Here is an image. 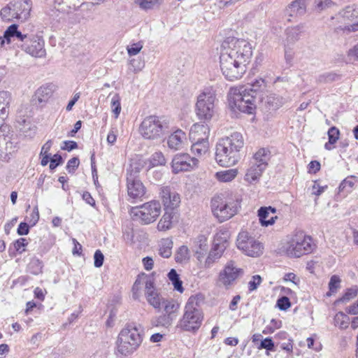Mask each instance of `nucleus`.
<instances>
[{
	"instance_id": "19",
	"label": "nucleus",
	"mask_w": 358,
	"mask_h": 358,
	"mask_svg": "<svg viewBox=\"0 0 358 358\" xmlns=\"http://www.w3.org/2000/svg\"><path fill=\"white\" fill-rule=\"evenodd\" d=\"M145 296L148 303L155 309L160 310L164 299L155 288V278L152 281L150 279L146 281V290Z\"/></svg>"
},
{
	"instance_id": "29",
	"label": "nucleus",
	"mask_w": 358,
	"mask_h": 358,
	"mask_svg": "<svg viewBox=\"0 0 358 358\" xmlns=\"http://www.w3.org/2000/svg\"><path fill=\"white\" fill-rule=\"evenodd\" d=\"M306 10V0H295L286 8V13L291 17L303 15Z\"/></svg>"
},
{
	"instance_id": "47",
	"label": "nucleus",
	"mask_w": 358,
	"mask_h": 358,
	"mask_svg": "<svg viewBox=\"0 0 358 358\" xmlns=\"http://www.w3.org/2000/svg\"><path fill=\"white\" fill-rule=\"evenodd\" d=\"M357 182L358 179L357 177L353 176H349L343 180L340 184L339 189L340 191L345 190L346 192H350Z\"/></svg>"
},
{
	"instance_id": "21",
	"label": "nucleus",
	"mask_w": 358,
	"mask_h": 358,
	"mask_svg": "<svg viewBox=\"0 0 358 358\" xmlns=\"http://www.w3.org/2000/svg\"><path fill=\"white\" fill-rule=\"evenodd\" d=\"M209 126L203 122L194 124L189 130V138L191 141H208L210 135Z\"/></svg>"
},
{
	"instance_id": "1",
	"label": "nucleus",
	"mask_w": 358,
	"mask_h": 358,
	"mask_svg": "<svg viewBox=\"0 0 358 358\" xmlns=\"http://www.w3.org/2000/svg\"><path fill=\"white\" fill-rule=\"evenodd\" d=\"M252 55L251 44L244 40L228 38L222 45L220 65L222 74L230 81L243 77Z\"/></svg>"
},
{
	"instance_id": "49",
	"label": "nucleus",
	"mask_w": 358,
	"mask_h": 358,
	"mask_svg": "<svg viewBox=\"0 0 358 358\" xmlns=\"http://www.w3.org/2000/svg\"><path fill=\"white\" fill-rule=\"evenodd\" d=\"M11 101V94L8 92H0V108L1 110L8 112V108Z\"/></svg>"
},
{
	"instance_id": "63",
	"label": "nucleus",
	"mask_w": 358,
	"mask_h": 358,
	"mask_svg": "<svg viewBox=\"0 0 358 358\" xmlns=\"http://www.w3.org/2000/svg\"><path fill=\"white\" fill-rule=\"evenodd\" d=\"M79 163V159L77 157H73L69 159L66 165V169L69 172L74 171L78 166Z\"/></svg>"
},
{
	"instance_id": "56",
	"label": "nucleus",
	"mask_w": 358,
	"mask_h": 358,
	"mask_svg": "<svg viewBox=\"0 0 358 358\" xmlns=\"http://www.w3.org/2000/svg\"><path fill=\"white\" fill-rule=\"evenodd\" d=\"M262 279L259 275H253L251 280L248 282L249 291L253 292L256 290L258 286L262 283Z\"/></svg>"
},
{
	"instance_id": "25",
	"label": "nucleus",
	"mask_w": 358,
	"mask_h": 358,
	"mask_svg": "<svg viewBox=\"0 0 358 358\" xmlns=\"http://www.w3.org/2000/svg\"><path fill=\"white\" fill-rule=\"evenodd\" d=\"M186 134L181 129H177L168 138V147L174 150H178L183 148L186 141Z\"/></svg>"
},
{
	"instance_id": "20",
	"label": "nucleus",
	"mask_w": 358,
	"mask_h": 358,
	"mask_svg": "<svg viewBox=\"0 0 358 358\" xmlns=\"http://www.w3.org/2000/svg\"><path fill=\"white\" fill-rule=\"evenodd\" d=\"M225 248L226 245H224L220 242L213 243L206 258L204 260L201 259V262H198L199 267L203 268H211L213 265L220 259Z\"/></svg>"
},
{
	"instance_id": "5",
	"label": "nucleus",
	"mask_w": 358,
	"mask_h": 358,
	"mask_svg": "<svg viewBox=\"0 0 358 358\" xmlns=\"http://www.w3.org/2000/svg\"><path fill=\"white\" fill-rule=\"evenodd\" d=\"M244 86L231 87L228 94L229 108L234 113L252 114L256 108L255 95Z\"/></svg>"
},
{
	"instance_id": "22",
	"label": "nucleus",
	"mask_w": 358,
	"mask_h": 358,
	"mask_svg": "<svg viewBox=\"0 0 358 358\" xmlns=\"http://www.w3.org/2000/svg\"><path fill=\"white\" fill-rule=\"evenodd\" d=\"M127 193L131 199H141L145 194L143 182L131 174L127 177Z\"/></svg>"
},
{
	"instance_id": "15",
	"label": "nucleus",
	"mask_w": 358,
	"mask_h": 358,
	"mask_svg": "<svg viewBox=\"0 0 358 358\" xmlns=\"http://www.w3.org/2000/svg\"><path fill=\"white\" fill-rule=\"evenodd\" d=\"M199 160L195 157H190L186 153L176 155L171 162L172 171L178 173L182 171H189L196 168Z\"/></svg>"
},
{
	"instance_id": "62",
	"label": "nucleus",
	"mask_w": 358,
	"mask_h": 358,
	"mask_svg": "<svg viewBox=\"0 0 358 358\" xmlns=\"http://www.w3.org/2000/svg\"><path fill=\"white\" fill-rule=\"evenodd\" d=\"M283 280L285 282H291L294 285H297L299 282V278L294 273H285L283 277Z\"/></svg>"
},
{
	"instance_id": "54",
	"label": "nucleus",
	"mask_w": 358,
	"mask_h": 358,
	"mask_svg": "<svg viewBox=\"0 0 358 358\" xmlns=\"http://www.w3.org/2000/svg\"><path fill=\"white\" fill-rule=\"evenodd\" d=\"M129 64L131 67V71L134 73H137L141 71L145 66V64L143 62H141V60H137L136 59H129Z\"/></svg>"
},
{
	"instance_id": "12",
	"label": "nucleus",
	"mask_w": 358,
	"mask_h": 358,
	"mask_svg": "<svg viewBox=\"0 0 358 358\" xmlns=\"http://www.w3.org/2000/svg\"><path fill=\"white\" fill-rule=\"evenodd\" d=\"M237 248L245 255L251 257H260L264 250L262 243L248 231H241L236 239Z\"/></svg>"
},
{
	"instance_id": "45",
	"label": "nucleus",
	"mask_w": 358,
	"mask_h": 358,
	"mask_svg": "<svg viewBox=\"0 0 358 358\" xmlns=\"http://www.w3.org/2000/svg\"><path fill=\"white\" fill-rule=\"evenodd\" d=\"M243 86L247 87L249 92L256 96L258 91L263 90L266 87V83L263 78H259L255 79L251 84Z\"/></svg>"
},
{
	"instance_id": "35",
	"label": "nucleus",
	"mask_w": 358,
	"mask_h": 358,
	"mask_svg": "<svg viewBox=\"0 0 358 358\" xmlns=\"http://www.w3.org/2000/svg\"><path fill=\"white\" fill-rule=\"evenodd\" d=\"M191 152L193 155L201 157L208 152L209 149V141H191Z\"/></svg>"
},
{
	"instance_id": "61",
	"label": "nucleus",
	"mask_w": 358,
	"mask_h": 358,
	"mask_svg": "<svg viewBox=\"0 0 358 358\" xmlns=\"http://www.w3.org/2000/svg\"><path fill=\"white\" fill-rule=\"evenodd\" d=\"M326 188H327V186H320L318 182L315 181L311 187V193H312V194H314V195L318 196L324 192Z\"/></svg>"
},
{
	"instance_id": "24",
	"label": "nucleus",
	"mask_w": 358,
	"mask_h": 358,
	"mask_svg": "<svg viewBox=\"0 0 358 358\" xmlns=\"http://www.w3.org/2000/svg\"><path fill=\"white\" fill-rule=\"evenodd\" d=\"M178 222V215L175 210H165L157 223V229L159 231H166L172 229Z\"/></svg>"
},
{
	"instance_id": "10",
	"label": "nucleus",
	"mask_w": 358,
	"mask_h": 358,
	"mask_svg": "<svg viewBox=\"0 0 358 358\" xmlns=\"http://www.w3.org/2000/svg\"><path fill=\"white\" fill-rule=\"evenodd\" d=\"M161 212L160 203L152 200L141 206L132 207L130 210V215L134 220L142 224H149L156 221Z\"/></svg>"
},
{
	"instance_id": "64",
	"label": "nucleus",
	"mask_w": 358,
	"mask_h": 358,
	"mask_svg": "<svg viewBox=\"0 0 358 358\" xmlns=\"http://www.w3.org/2000/svg\"><path fill=\"white\" fill-rule=\"evenodd\" d=\"M117 129L115 128H111V129L110 130L108 136H107V143L110 145H113L116 140H117Z\"/></svg>"
},
{
	"instance_id": "7",
	"label": "nucleus",
	"mask_w": 358,
	"mask_h": 358,
	"mask_svg": "<svg viewBox=\"0 0 358 358\" xmlns=\"http://www.w3.org/2000/svg\"><path fill=\"white\" fill-rule=\"evenodd\" d=\"M169 121L162 117L150 115L145 117L140 127V132L143 138L157 140L164 137L169 131Z\"/></svg>"
},
{
	"instance_id": "31",
	"label": "nucleus",
	"mask_w": 358,
	"mask_h": 358,
	"mask_svg": "<svg viewBox=\"0 0 358 358\" xmlns=\"http://www.w3.org/2000/svg\"><path fill=\"white\" fill-rule=\"evenodd\" d=\"M264 170L265 169L252 163L245 175V180L250 183L255 182L259 179Z\"/></svg>"
},
{
	"instance_id": "18",
	"label": "nucleus",
	"mask_w": 358,
	"mask_h": 358,
	"mask_svg": "<svg viewBox=\"0 0 358 358\" xmlns=\"http://www.w3.org/2000/svg\"><path fill=\"white\" fill-rule=\"evenodd\" d=\"M160 197L165 210H174L180 203V196L169 187L161 188Z\"/></svg>"
},
{
	"instance_id": "42",
	"label": "nucleus",
	"mask_w": 358,
	"mask_h": 358,
	"mask_svg": "<svg viewBox=\"0 0 358 358\" xmlns=\"http://www.w3.org/2000/svg\"><path fill=\"white\" fill-rule=\"evenodd\" d=\"M303 28L302 25H297L287 28L286 29L287 40L291 42L296 41L299 38L300 34L303 31Z\"/></svg>"
},
{
	"instance_id": "3",
	"label": "nucleus",
	"mask_w": 358,
	"mask_h": 358,
	"mask_svg": "<svg viewBox=\"0 0 358 358\" xmlns=\"http://www.w3.org/2000/svg\"><path fill=\"white\" fill-rule=\"evenodd\" d=\"M201 294L191 296L185 304L182 317L178 321L177 327L186 331L195 332L202 324L203 314L200 308L203 302Z\"/></svg>"
},
{
	"instance_id": "52",
	"label": "nucleus",
	"mask_w": 358,
	"mask_h": 358,
	"mask_svg": "<svg viewBox=\"0 0 358 358\" xmlns=\"http://www.w3.org/2000/svg\"><path fill=\"white\" fill-rule=\"evenodd\" d=\"M258 350H266V355H269V351H275L274 343L271 338H266L260 342L259 345L257 347Z\"/></svg>"
},
{
	"instance_id": "55",
	"label": "nucleus",
	"mask_w": 358,
	"mask_h": 358,
	"mask_svg": "<svg viewBox=\"0 0 358 358\" xmlns=\"http://www.w3.org/2000/svg\"><path fill=\"white\" fill-rule=\"evenodd\" d=\"M358 294V290L356 288H350L346 290L343 296L339 299L341 302L345 303L350 299H354Z\"/></svg>"
},
{
	"instance_id": "33",
	"label": "nucleus",
	"mask_w": 358,
	"mask_h": 358,
	"mask_svg": "<svg viewBox=\"0 0 358 358\" xmlns=\"http://www.w3.org/2000/svg\"><path fill=\"white\" fill-rule=\"evenodd\" d=\"M148 279L152 281V280L154 279L153 273L150 275L144 273L138 275V278L136 280L132 287L133 296L135 299H137L139 296V290L141 289V285H144L145 290H146V281L148 280Z\"/></svg>"
},
{
	"instance_id": "26",
	"label": "nucleus",
	"mask_w": 358,
	"mask_h": 358,
	"mask_svg": "<svg viewBox=\"0 0 358 358\" xmlns=\"http://www.w3.org/2000/svg\"><path fill=\"white\" fill-rule=\"evenodd\" d=\"M6 39L8 40V45H10L13 41L17 40L22 43L27 39V34H22L18 30V25L16 24H10L4 31Z\"/></svg>"
},
{
	"instance_id": "14",
	"label": "nucleus",
	"mask_w": 358,
	"mask_h": 358,
	"mask_svg": "<svg viewBox=\"0 0 358 358\" xmlns=\"http://www.w3.org/2000/svg\"><path fill=\"white\" fill-rule=\"evenodd\" d=\"M43 39L36 35L27 36L21 45L22 50L34 57L42 58L46 55Z\"/></svg>"
},
{
	"instance_id": "46",
	"label": "nucleus",
	"mask_w": 358,
	"mask_h": 358,
	"mask_svg": "<svg viewBox=\"0 0 358 358\" xmlns=\"http://www.w3.org/2000/svg\"><path fill=\"white\" fill-rule=\"evenodd\" d=\"M189 250L185 245L180 247L175 255V259L178 263L185 262L189 259Z\"/></svg>"
},
{
	"instance_id": "37",
	"label": "nucleus",
	"mask_w": 358,
	"mask_h": 358,
	"mask_svg": "<svg viewBox=\"0 0 358 358\" xmlns=\"http://www.w3.org/2000/svg\"><path fill=\"white\" fill-rule=\"evenodd\" d=\"M31 109L29 104L22 105L17 111V121L24 124L31 115Z\"/></svg>"
},
{
	"instance_id": "48",
	"label": "nucleus",
	"mask_w": 358,
	"mask_h": 358,
	"mask_svg": "<svg viewBox=\"0 0 358 358\" xmlns=\"http://www.w3.org/2000/svg\"><path fill=\"white\" fill-rule=\"evenodd\" d=\"M112 112L117 119L121 112L120 97L117 94H114L110 101Z\"/></svg>"
},
{
	"instance_id": "30",
	"label": "nucleus",
	"mask_w": 358,
	"mask_h": 358,
	"mask_svg": "<svg viewBox=\"0 0 358 358\" xmlns=\"http://www.w3.org/2000/svg\"><path fill=\"white\" fill-rule=\"evenodd\" d=\"M271 152L268 149L261 148L254 155L252 163L257 165L262 169L267 167L268 162L270 159Z\"/></svg>"
},
{
	"instance_id": "32",
	"label": "nucleus",
	"mask_w": 358,
	"mask_h": 358,
	"mask_svg": "<svg viewBox=\"0 0 358 358\" xmlns=\"http://www.w3.org/2000/svg\"><path fill=\"white\" fill-rule=\"evenodd\" d=\"M238 173L236 169L223 170L216 172L215 178L220 182H229L236 178Z\"/></svg>"
},
{
	"instance_id": "8",
	"label": "nucleus",
	"mask_w": 358,
	"mask_h": 358,
	"mask_svg": "<svg viewBox=\"0 0 358 358\" xmlns=\"http://www.w3.org/2000/svg\"><path fill=\"white\" fill-rule=\"evenodd\" d=\"M213 215L223 222L234 217L238 210V203L233 198L224 194L215 196L211 200Z\"/></svg>"
},
{
	"instance_id": "57",
	"label": "nucleus",
	"mask_w": 358,
	"mask_h": 358,
	"mask_svg": "<svg viewBox=\"0 0 358 358\" xmlns=\"http://www.w3.org/2000/svg\"><path fill=\"white\" fill-rule=\"evenodd\" d=\"M229 238V234L227 231L225 230H220L219 231L215 236L214 243H221L224 245H225V243L227 241V239Z\"/></svg>"
},
{
	"instance_id": "51",
	"label": "nucleus",
	"mask_w": 358,
	"mask_h": 358,
	"mask_svg": "<svg viewBox=\"0 0 358 358\" xmlns=\"http://www.w3.org/2000/svg\"><path fill=\"white\" fill-rule=\"evenodd\" d=\"M174 320L175 319H173V317H171L166 314H164V315L159 316L156 319V321L154 322V324L155 326H162V327H168L171 325V324L173 323Z\"/></svg>"
},
{
	"instance_id": "38",
	"label": "nucleus",
	"mask_w": 358,
	"mask_h": 358,
	"mask_svg": "<svg viewBox=\"0 0 358 358\" xmlns=\"http://www.w3.org/2000/svg\"><path fill=\"white\" fill-rule=\"evenodd\" d=\"M173 241L170 238L162 239L159 243V254L164 258H169L172 254Z\"/></svg>"
},
{
	"instance_id": "36",
	"label": "nucleus",
	"mask_w": 358,
	"mask_h": 358,
	"mask_svg": "<svg viewBox=\"0 0 358 358\" xmlns=\"http://www.w3.org/2000/svg\"><path fill=\"white\" fill-rule=\"evenodd\" d=\"M136 4L143 10L159 8L163 3V0H136Z\"/></svg>"
},
{
	"instance_id": "9",
	"label": "nucleus",
	"mask_w": 358,
	"mask_h": 358,
	"mask_svg": "<svg viewBox=\"0 0 358 358\" xmlns=\"http://www.w3.org/2000/svg\"><path fill=\"white\" fill-rule=\"evenodd\" d=\"M216 90L213 87H205L198 95L196 114L199 119L210 120L215 113Z\"/></svg>"
},
{
	"instance_id": "28",
	"label": "nucleus",
	"mask_w": 358,
	"mask_h": 358,
	"mask_svg": "<svg viewBox=\"0 0 358 358\" xmlns=\"http://www.w3.org/2000/svg\"><path fill=\"white\" fill-rule=\"evenodd\" d=\"M51 84L42 85L36 91L34 94V100L38 103H45L51 97L54 89Z\"/></svg>"
},
{
	"instance_id": "34",
	"label": "nucleus",
	"mask_w": 358,
	"mask_h": 358,
	"mask_svg": "<svg viewBox=\"0 0 358 358\" xmlns=\"http://www.w3.org/2000/svg\"><path fill=\"white\" fill-rule=\"evenodd\" d=\"M162 306L164 307V310L166 315L173 317V319L176 318L178 311L180 308L178 303L173 300L164 299L162 303Z\"/></svg>"
},
{
	"instance_id": "11",
	"label": "nucleus",
	"mask_w": 358,
	"mask_h": 358,
	"mask_svg": "<svg viewBox=\"0 0 358 358\" xmlns=\"http://www.w3.org/2000/svg\"><path fill=\"white\" fill-rule=\"evenodd\" d=\"M31 4L29 0H17L8 3L0 12L3 21L11 22L17 20L26 21L30 16Z\"/></svg>"
},
{
	"instance_id": "41",
	"label": "nucleus",
	"mask_w": 358,
	"mask_h": 358,
	"mask_svg": "<svg viewBox=\"0 0 358 358\" xmlns=\"http://www.w3.org/2000/svg\"><path fill=\"white\" fill-rule=\"evenodd\" d=\"M334 324L341 329H346L350 324V317L343 312H338L334 316Z\"/></svg>"
},
{
	"instance_id": "59",
	"label": "nucleus",
	"mask_w": 358,
	"mask_h": 358,
	"mask_svg": "<svg viewBox=\"0 0 358 358\" xmlns=\"http://www.w3.org/2000/svg\"><path fill=\"white\" fill-rule=\"evenodd\" d=\"M94 264L95 267L99 268L103 265L104 256L101 250H97L95 251L94 255Z\"/></svg>"
},
{
	"instance_id": "44",
	"label": "nucleus",
	"mask_w": 358,
	"mask_h": 358,
	"mask_svg": "<svg viewBox=\"0 0 358 358\" xmlns=\"http://www.w3.org/2000/svg\"><path fill=\"white\" fill-rule=\"evenodd\" d=\"M265 102L270 108L275 110L282 105L283 100L281 97L275 94H270L266 96Z\"/></svg>"
},
{
	"instance_id": "53",
	"label": "nucleus",
	"mask_w": 358,
	"mask_h": 358,
	"mask_svg": "<svg viewBox=\"0 0 358 358\" xmlns=\"http://www.w3.org/2000/svg\"><path fill=\"white\" fill-rule=\"evenodd\" d=\"M143 47V44L141 41L133 43L127 47V51L130 57L137 55Z\"/></svg>"
},
{
	"instance_id": "40",
	"label": "nucleus",
	"mask_w": 358,
	"mask_h": 358,
	"mask_svg": "<svg viewBox=\"0 0 358 358\" xmlns=\"http://www.w3.org/2000/svg\"><path fill=\"white\" fill-rule=\"evenodd\" d=\"M327 134L329 141L325 143L324 148L327 150H331L334 148V145L339 138L340 131L336 127H332L329 129Z\"/></svg>"
},
{
	"instance_id": "16",
	"label": "nucleus",
	"mask_w": 358,
	"mask_h": 358,
	"mask_svg": "<svg viewBox=\"0 0 358 358\" xmlns=\"http://www.w3.org/2000/svg\"><path fill=\"white\" fill-rule=\"evenodd\" d=\"M15 150V144L13 142L7 126L0 127V159L8 161L10 155Z\"/></svg>"
},
{
	"instance_id": "17",
	"label": "nucleus",
	"mask_w": 358,
	"mask_h": 358,
	"mask_svg": "<svg viewBox=\"0 0 358 358\" xmlns=\"http://www.w3.org/2000/svg\"><path fill=\"white\" fill-rule=\"evenodd\" d=\"M358 18V8L355 6H348L341 10L336 17H332L331 20H336L337 24H345V29L352 31L351 25L356 24L354 22Z\"/></svg>"
},
{
	"instance_id": "60",
	"label": "nucleus",
	"mask_w": 358,
	"mask_h": 358,
	"mask_svg": "<svg viewBox=\"0 0 358 358\" xmlns=\"http://www.w3.org/2000/svg\"><path fill=\"white\" fill-rule=\"evenodd\" d=\"M277 306L280 310H285L290 307L291 303L287 296H282L277 301Z\"/></svg>"
},
{
	"instance_id": "4",
	"label": "nucleus",
	"mask_w": 358,
	"mask_h": 358,
	"mask_svg": "<svg viewBox=\"0 0 358 358\" xmlns=\"http://www.w3.org/2000/svg\"><path fill=\"white\" fill-rule=\"evenodd\" d=\"M143 336L136 326L128 324L118 334L115 342V354L126 357L134 354L141 346Z\"/></svg>"
},
{
	"instance_id": "27",
	"label": "nucleus",
	"mask_w": 358,
	"mask_h": 358,
	"mask_svg": "<svg viewBox=\"0 0 358 358\" xmlns=\"http://www.w3.org/2000/svg\"><path fill=\"white\" fill-rule=\"evenodd\" d=\"M208 249V239L204 235H199L194 241V251L198 262H201Z\"/></svg>"
},
{
	"instance_id": "58",
	"label": "nucleus",
	"mask_w": 358,
	"mask_h": 358,
	"mask_svg": "<svg viewBox=\"0 0 358 358\" xmlns=\"http://www.w3.org/2000/svg\"><path fill=\"white\" fill-rule=\"evenodd\" d=\"M28 242L26 238H21L17 240L14 243V248L20 254L22 253L26 250V246L27 245Z\"/></svg>"
},
{
	"instance_id": "6",
	"label": "nucleus",
	"mask_w": 358,
	"mask_h": 358,
	"mask_svg": "<svg viewBox=\"0 0 358 358\" xmlns=\"http://www.w3.org/2000/svg\"><path fill=\"white\" fill-rule=\"evenodd\" d=\"M285 252L290 257H300L311 252L314 244L310 236L298 231L289 237L283 246Z\"/></svg>"
},
{
	"instance_id": "39",
	"label": "nucleus",
	"mask_w": 358,
	"mask_h": 358,
	"mask_svg": "<svg viewBox=\"0 0 358 358\" xmlns=\"http://www.w3.org/2000/svg\"><path fill=\"white\" fill-rule=\"evenodd\" d=\"M168 278L173 285L175 290L178 291L180 293H182L184 292L182 282L175 269L172 268L169 272Z\"/></svg>"
},
{
	"instance_id": "50",
	"label": "nucleus",
	"mask_w": 358,
	"mask_h": 358,
	"mask_svg": "<svg viewBox=\"0 0 358 358\" xmlns=\"http://www.w3.org/2000/svg\"><path fill=\"white\" fill-rule=\"evenodd\" d=\"M341 278L336 275H334L331 277L329 282V291L327 294V296H331V294L335 293L340 288L341 284Z\"/></svg>"
},
{
	"instance_id": "43",
	"label": "nucleus",
	"mask_w": 358,
	"mask_h": 358,
	"mask_svg": "<svg viewBox=\"0 0 358 358\" xmlns=\"http://www.w3.org/2000/svg\"><path fill=\"white\" fill-rule=\"evenodd\" d=\"M166 159L162 152H156L149 159V167L163 166L166 164Z\"/></svg>"
},
{
	"instance_id": "23",
	"label": "nucleus",
	"mask_w": 358,
	"mask_h": 358,
	"mask_svg": "<svg viewBox=\"0 0 358 358\" xmlns=\"http://www.w3.org/2000/svg\"><path fill=\"white\" fill-rule=\"evenodd\" d=\"M276 208L271 206L261 207L257 211L259 221L262 227L272 226L278 220Z\"/></svg>"
},
{
	"instance_id": "2",
	"label": "nucleus",
	"mask_w": 358,
	"mask_h": 358,
	"mask_svg": "<svg viewBox=\"0 0 358 358\" xmlns=\"http://www.w3.org/2000/svg\"><path fill=\"white\" fill-rule=\"evenodd\" d=\"M244 142L241 134L234 132L219 140L215 148V160L222 166L235 165L239 159V152Z\"/></svg>"
},
{
	"instance_id": "13",
	"label": "nucleus",
	"mask_w": 358,
	"mask_h": 358,
	"mask_svg": "<svg viewBox=\"0 0 358 358\" xmlns=\"http://www.w3.org/2000/svg\"><path fill=\"white\" fill-rule=\"evenodd\" d=\"M243 274V269L238 268L234 261H229L220 271L218 282L226 288H229Z\"/></svg>"
}]
</instances>
